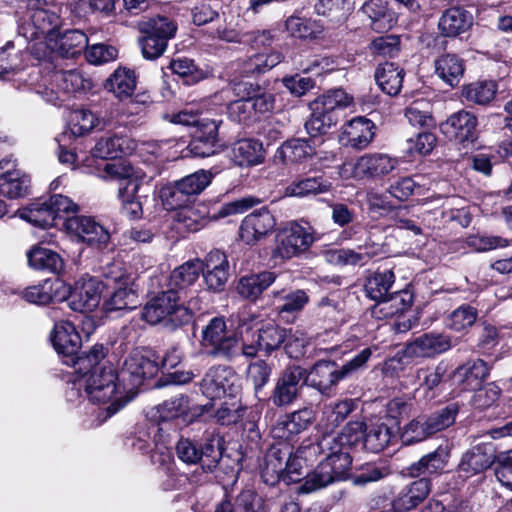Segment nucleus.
<instances>
[{
	"mask_svg": "<svg viewBox=\"0 0 512 512\" xmlns=\"http://www.w3.org/2000/svg\"><path fill=\"white\" fill-rule=\"evenodd\" d=\"M497 86L493 81H479L463 88V97L478 105H486L494 99Z\"/></svg>",
	"mask_w": 512,
	"mask_h": 512,
	"instance_id": "61",
	"label": "nucleus"
},
{
	"mask_svg": "<svg viewBox=\"0 0 512 512\" xmlns=\"http://www.w3.org/2000/svg\"><path fill=\"white\" fill-rule=\"evenodd\" d=\"M313 242L314 236L310 227L292 223L280 235L275 255L282 259H290L308 250Z\"/></svg>",
	"mask_w": 512,
	"mask_h": 512,
	"instance_id": "17",
	"label": "nucleus"
},
{
	"mask_svg": "<svg viewBox=\"0 0 512 512\" xmlns=\"http://www.w3.org/2000/svg\"><path fill=\"white\" fill-rule=\"evenodd\" d=\"M0 194L10 199L24 197L29 192L30 177L19 169H15V161H0Z\"/></svg>",
	"mask_w": 512,
	"mask_h": 512,
	"instance_id": "21",
	"label": "nucleus"
},
{
	"mask_svg": "<svg viewBox=\"0 0 512 512\" xmlns=\"http://www.w3.org/2000/svg\"><path fill=\"white\" fill-rule=\"evenodd\" d=\"M473 25L472 14L461 7L447 9L439 19L438 27L446 37H456L468 31Z\"/></svg>",
	"mask_w": 512,
	"mask_h": 512,
	"instance_id": "33",
	"label": "nucleus"
},
{
	"mask_svg": "<svg viewBox=\"0 0 512 512\" xmlns=\"http://www.w3.org/2000/svg\"><path fill=\"white\" fill-rule=\"evenodd\" d=\"M51 342L57 352L65 361H72L81 348V337L70 321H59L54 325L51 333Z\"/></svg>",
	"mask_w": 512,
	"mask_h": 512,
	"instance_id": "24",
	"label": "nucleus"
},
{
	"mask_svg": "<svg viewBox=\"0 0 512 512\" xmlns=\"http://www.w3.org/2000/svg\"><path fill=\"white\" fill-rule=\"evenodd\" d=\"M378 252V246L366 241L357 249L339 248L327 250L324 254L327 262L339 266H364Z\"/></svg>",
	"mask_w": 512,
	"mask_h": 512,
	"instance_id": "25",
	"label": "nucleus"
},
{
	"mask_svg": "<svg viewBox=\"0 0 512 512\" xmlns=\"http://www.w3.org/2000/svg\"><path fill=\"white\" fill-rule=\"evenodd\" d=\"M177 291L168 289L153 297L142 309V319L151 325L161 324L168 330H175L188 323L193 312L200 310L198 299H190L188 306L180 302Z\"/></svg>",
	"mask_w": 512,
	"mask_h": 512,
	"instance_id": "2",
	"label": "nucleus"
},
{
	"mask_svg": "<svg viewBox=\"0 0 512 512\" xmlns=\"http://www.w3.org/2000/svg\"><path fill=\"white\" fill-rule=\"evenodd\" d=\"M316 154L313 140L304 138L287 140L277 150V156L287 163H302Z\"/></svg>",
	"mask_w": 512,
	"mask_h": 512,
	"instance_id": "42",
	"label": "nucleus"
},
{
	"mask_svg": "<svg viewBox=\"0 0 512 512\" xmlns=\"http://www.w3.org/2000/svg\"><path fill=\"white\" fill-rule=\"evenodd\" d=\"M458 413V404L450 403L429 415H424L426 429L429 431L430 436L453 425Z\"/></svg>",
	"mask_w": 512,
	"mask_h": 512,
	"instance_id": "57",
	"label": "nucleus"
},
{
	"mask_svg": "<svg viewBox=\"0 0 512 512\" xmlns=\"http://www.w3.org/2000/svg\"><path fill=\"white\" fill-rule=\"evenodd\" d=\"M26 12L28 20L34 23L43 36H50L58 25V16L47 9L44 0H27Z\"/></svg>",
	"mask_w": 512,
	"mask_h": 512,
	"instance_id": "41",
	"label": "nucleus"
},
{
	"mask_svg": "<svg viewBox=\"0 0 512 512\" xmlns=\"http://www.w3.org/2000/svg\"><path fill=\"white\" fill-rule=\"evenodd\" d=\"M398 428L385 422L365 425L364 447L373 453L384 450L397 438Z\"/></svg>",
	"mask_w": 512,
	"mask_h": 512,
	"instance_id": "35",
	"label": "nucleus"
},
{
	"mask_svg": "<svg viewBox=\"0 0 512 512\" xmlns=\"http://www.w3.org/2000/svg\"><path fill=\"white\" fill-rule=\"evenodd\" d=\"M203 270V264L200 260L188 261L174 269L169 278V289L177 291L180 295L191 287L198 279Z\"/></svg>",
	"mask_w": 512,
	"mask_h": 512,
	"instance_id": "52",
	"label": "nucleus"
},
{
	"mask_svg": "<svg viewBox=\"0 0 512 512\" xmlns=\"http://www.w3.org/2000/svg\"><path fill=\"white\" fill-rule=\"evenodd\" d=\"M88 38L80 30H68L54 42L52 49L63 58H75L86 50Z\"/></svg>",
	"mask_w": 512,
	"mask_h": 512,
	"instance_id": "47",
	"label": "nucleus"
},
{
	"mask_svg": "<svg viewBox=\"0 0 512 512\" xmlns=\"http://www.w3.org/2000/svg\"><path fill=\"white\" fill-rule=\"evenodd\" d=\"M139 30L144 35L140 39L143 57L155 60L163 55L168 41L175 37L177 24L167 16L157 15L140 22Z\"/></svg>",
	"mask_w": 512,
	"mask_h": 512,
	"instance_id": "7",
	"label": "nucleus"
},
{
	"mask_svg": "<svg viewBox=\"0 0 512 512\" xmlns=\"http://www.w3.org/2000/svg\"><path fill=\"white\" fill-rule=\"evenodd\" d=\"M175 451L182 462L199 463L204 472H212L222 458V439L214 429H208L203 434L200 446L189 438L181 437Z\"/></svg>",
	"mask_w": 512,
	"mask_h": 512,
	"instance_id": "6",
	"label": "nucleus"
},
{
	"mask_svg": "<svg viewBox=\"0 0 512 512\" xmlns=\"http://www.w3.org/2000/svg\"><path fill=\"white\" fill-rule=\"evenodd\" d=\"M102 283L95 277L83 276L75 282L74 288H69V307L78 312H91L98 307L101 300Z\"/></svg>",
	"mask_w": 512,
	"mask_h": 512,
	"instance_id": "14",
	"label": "nucleus"
},
{
	"mask_svg": "<svg viewBox=\"0 0 512 512\" xmlns=\"http://www.w3.org/2000/svg\"><path fill=\"white\" fill-rule=\"evenodd\" d=\"M331 182L323 176L297 178L285 188V195L290 197H307L328 192Z\"/></svg>",
	"mask_w": 512,
	"mask_h": 512,
	"instance_id": "46",
	"label": "nucleus"
},
{
	"mask_svg": "<svg viewBox=\"0 0 512 512\" xmlns=\"http://www.w3.org/2000/svg\"><path fill=\"white\" fill-rule=\"evenodd\" d=\"M431 491L428 478H420L401 490L393 501V507L398 512H406L422 503Z\"/></svg>",
	"mask_w": 512,
	"mask_h": 512,
	"instance_id": "32",
	"label": "nucleus"
},
{
	"mask_svg": "<svg viewBox=\"0 0 512 512\" xmlns=\"http://www.w3.org/2000/svg\"><path fill=\"white\" fill-rule=\"evenodd\" d=\"M288 454L287 446L283 448L273 446L267 451L261 472V477L266 484L273 486L282 481L285 472V459Z\"/></svg>",
	"mask_w": 512,
	"mask_h": 512,
	"instance_id": "40",
	"label": "nucleus"
},
{
	"mask_svg": "<svg viewBox=\"0 0 512 512\" xmlns=\"http://www.w3.org/2000/svg\"><path fill=\"white\" fill-rule=\"evenodd\" d=\"M310 118L305 123V129L311 138L326 134L338 122V114H331L311 103Z\"/></svg>",
	"mask_w": 512,
	"mask_h": 512,
	"instance_id": "56",
	"label": "nucleus"
},
{
	"mask_svg": "<svg viewBox=\"0 0 512 512\" xmlns=\"http://www.w3.org/2000/svg\"><path fill=\"white\" fill-rule=\"evenodd\" d=\"M139 304L138 295L132 282L118 283L113 293L104 302L106 311L132 310Z\"/></svg>",
	"mask_w": 512,
	"mask_h": 512,
	"instance_id": "50",
	"label": "nucleus"
},
{
	"mask_svg": "<svg viewBox=\"0 0 512 512\" xmlns=\"http://www.w3.org/2000/svg\"><path fill=\"white\" fill-rule=\"evenodd\" d=\"M282 60L283 55L280 52L271 51L266 53L263 51L250 55L247 59L243 60L240 70L247 77L263 74L278 65Z\"/></svg>",
	"mask_w": 512,
	"mask_h": 512,
	"instance_id": "51",
	"label": "nucleus"
},
{
	"mask_svg": "<svg viewBox=\"0 0 512 512\" xmlns=\"http://www.w3.org/2000/svg\"><path fill=\"white\" fill-rule=\"evenodd\" d=\"M214 512H266L264 500L252 490L242 491L234 503L228 500L221 501Z\"/></svg>",
	"mask_w": 512,
	"mask_h": 512,
	"instance_id": "48",
	"label": "nucleus"
},
{
	"mask_svg": "<svg viewBox=\"0 0 512 512\" xmlns=\"http://www.w3.org/2000/svg\"><path fill=\"white\" fill-rule=\"evenodd\" d=\"M315 411L310 407H305L291 414L281 417L272 429L275 438L288 440L307 429L315 420Z\"/></svg>",
	"mask_w": 512,
	"mask_h": 512,
	"instance_id": "26",
	"label": "nucleus"
},
{
	"mask_svg": "<svg viewBox=\"0 0 512 512\" xmlns=\"http://www.w3.org/2000/svg\"><path fill=\"white\" fill-rule=\"evenodd\" d=\"M237 95L246 92L249 96L256 119L263 114L271 112L274 108L275 98L272 93L262 91L258 85L240 83L235 88Z\"/></svg>",
	"mask_w": 512,
	"mask_h": 512,
	"instance_id": "53",
	"label": "nucleus"
},
{
	"mask_svg": "<svg viewBox=\"0 0 512 512\" xmlns=\"http://www.w3.org/2000/svg\"><path fill=\"white\" fill-rule=\"evenodd\" d=\"M85 392L93 403L110 402L105 419L113 416L128 402L123 399L124 388L119 384L118 374L111 366L91 372L85 379Z\"/></svg>",
	"mask_w": 512,
	"mask_h": 512,
	"instance_id": "5",
	"label": "nucleus"
},
{
	"mask_svg": "<svg viewBox=\"0 0 512 512\" xmlns=\"http://www.w3.org/2000/svg\"><path fill=\"white\" fill-rule=\"evenodd\" d=\"M353 97L341 88L332 89L315 99L312 103L331 114H338L337 110L348 107Z\"/></svg>",
	"mask_w": 512,
	"mask_h": 512,
	"instance_id": "62",
	"label": "nucleus"
},
{
	"mask_svg": "<svg viewBox=\"0 0 512 512\" xmlns=\"http://www.w3.org/2000/svg\"><path fill=\"white\" fill-rule=\"evenodd\" d=\"M371 355L372 350L370 348H364L351 360L341 366L335 361L319 360L310 368L308 373L305 370L303 380L320 394L331 396L335 393L337 384L362 370Z\"/></svg>",
	"mask_w": 512,
	"mask_h": 512,
	"instance_id": "3",
	"label": "nucleus"
},
{
	"mask_svg": "<svg viewBox=\"0 0 512 512\" xmlns=\"http://www.w3.org/2000/svg\"><path fill=\"white\" fill-rule=\"evenodd\" d=\"M214 174L208 170H198L176 181L185 194L191 199L200 194L212 181Z\"/></svg>",
	"mask_w": 512,
	"mask_h": 512,
	"instance_id": "63",
	"label": "nucleus"
},
{
	"mask_svg": "<svg viewBox=\"0 0 512 512\" xmlns=\"http://www.w3.org/2000/svg\"><path fill=\"white\" fill-rule=\"evenodd\" d=\"M451 455L449 445H440L434 451L422 456L417 462L413 463L409 472L412 476L422 474H438L447 466Z\"/></svg>",
	"mask_w": 512,
	"mask_h": 512,
	"instance_id": "34",
	"label": "nucleus"
},
{
	"mask_svg": "<svg viewBox=\"0 0 512 512\" xmlns=\"http://www.w3.org/2000/svg\"><path fill=\"white\" fill-rule=\"evenodd\" d=\"M305 377V369L301 366L287 367L278 378L271 400L277 407L291 404L297 397L300 382Z\"/></svg>",
	"mask_w": 512,
	"mask_h": 512,
	"instance_id": "22",
	"label": "nucleus"
},
{
	"mask_svg": "<svg viewBox=\"0 0 512 512\" xmlns=\"http://www.w3.org/2000/svg\"><path fill=\"white\" fill-rule=\"evenodd\" d=\"M488 375L489 367L483 360L477 359L458 367L453 377L461 385L462 390H476Z\"/></svg>",
	"mask_w": 512,
	"mask_h": 512,
	"instance_id": "38",
	"label": "nucleus"
},
{
	"mask_svg": "<svg viewBox=\"0 0 512 512\" xmlns=\"http://www.w3.org/2000/svg\"><path fill=\"white\" fill-rule=\"evenodd\" d=\"M275 224V218L268 209H259L242 220L239 229L240 238L246 244L253 245L272 232Z\"/></svg>",
	"mask_w": 512,
	"mask_h": 512,
	"instance_id": "20",
	"label": "nucleus"
},
{
	"mask_svg": "<svg viewBox=\"0 0 512 512\" xmlns=\"http://www.w3.org/2000/svg\"><path fill=\"white\" fill-rule=\"evenodd\" d=\"M277 277L276 272L268 270L245 275L239 279L236 290L242 298L255 302L276 281Z\"/></svg>",
	"mask_w": 512,
	"mask_h": 512,
	"instance_id": "30",
	"label": "nucleus"
},
{
	"mask_svg": "<svg viewBox=\"0 0 512 512\" xmlns=\"http://www.w3.org/2000/svg\"><path fill=\"white\" fill-rule=\"evenodd\" d=\"M374 123L362 116L355 117L342 128L341 142L345 146L364 149L374 137Z\"/></svg>",
	"mask_w": 512,
	"mask_h": 512,
	"instance_id": "27",
	"label": "nucleus"
},
{
	"mask_svg": "<svg viewBox=\"0 0 512 512\" xmlns=\"http://www.w3.org/2000/svg\"><path fill=\"white\" fill-rule=\"evenodd\" d=\"M495 462L494 448L491 444H478L463 453L457 471L464 479L471 478L490 468Z\"/></svg>",
	"mask_w": 512,
	"mask_h": 512,
	"instance_id": "18",
	"label": "nucleus"
},
{
	"mask_svg": "<svg viewBox=\"0 0 512 512\" xmlns=\"http://www.w3.org/2000/svg\"><path fill=\"white\" fill-rule=\"evenodd\" d=\"M447 372V366L444 363H439L434 367H421L415 370L414 377L419 383V388H424L427 391L436 389Z\"/></svg>",
	"mask_w": 512,
	"mask_h": 512,
	"instance_id": "64",
	"label": "nucleus"
},
{
	"mask_svg": "<svg viewBox=\"0 0 512 512\" xmlns=\"http://www.w3.org/2000/svg\"><path fill=\"white\" fill-rule=\"evenodd\" d=\"M476 116L466 110L453 113L440 125L441 132L449 139L464 147L472 144L478 137Z\"/></svg>",
	"mask_w": 512,
	"mask_h": 512,
	"instance_id": "15",
	"label": "nucleus"
},
{
	"mask_svg": "<svg viewBox=\"0 0 512 512\" xmlns=\"http://www.w3.org/2000/svg\"><path fill=\"white\" fill-rule=\"evenodd\" d=\"M28 264L35 270H45L54 274L60 273L64 268L61 256L55 251L42 246H33L27 252Z\"/></svg>",
	"mask_w": 512,
	"mask_h": 512,
	"instance_id": "45",
	"label": "nucleus"
},
{
	"mask_svg": "<svg viewBox=\"0 0 512 512\" xmlns=\"http://www.w3.org/2000/svg\"><path fill=\"white\" fill-rule=\"evenodd\" d=\"M398 164L396 158L387 154H365L354 163H345L342 167V174L350 171L351 176L358 180L381 177L393 171Z\"/></svg>",
	"mask_w": 512,
	"mask_h": 512,
	"instance_id": "12",
	"label": "nucleus"
},
{
	"mask_svg": "<svg viewBox=\"0 0 512 512\" xmlns=\"http://www.w3.org/2000/svg\"><path fill=\"white\" fill-rule=\"evenodd\" d=\"M362 12L370 19V26L376 32L391 29L395 22V14L385 0H368L362 6Z\"/></svg>",
	"mask_w": 512,
	"mask_h": 512,
	"instance_id": "39",
	"label": "nucleus"
},
{
	"mask_svg": "<svg viewBox=\"0 0 512 512\" xmlns=\"http://www.w3.org/2000/svg\"><path fill=\"white\" fill-rule=\"evenodd\" d=\"M200 387L203 395L211 400L235 397L240 390L238 375L231 367L221 365L211 367L206 372Z\"/></svg>",
	"mask_w": 512,
	"mask_h": 512,
	"instance_id": "10",
	"label": "nucleus"
},
{
	"mask_svg": "<svg viewBox=\"0 0 512 512\" xmlns=\"http://www.w3.org/2000/svg\"><path fill=\"white\" fill-rule=\"evenodd\" d=\"M23 67V53L15 50L14 43L9 41L0 49V79L8 78Z\"/></svg>",
	"mask_w": 512,
	"mask_h": 512,
	"instance_id": "59",
	"label": "nucleus"
},
{
	"mask_svg": "<svg viewBox=\"0 0 512 512\" xmlns=\"http://www.w3.org/2000/svg\"><path fill=\"white\" fill-rule=\"evenodd\" d=\"M287 338L286 330L275 324H268L258 330V348L267 354L279 349Z\"/></svg>",
	"mask_w": 512,
	"mask_h": 512,
	"instance_id": "58",
	"label": "nucleus"
},
{
	"mask_svg": "<svg viewBox=\"0 0 512 512\" xmlns=\"http://www.w3.org/2000/svg\"><path fill=\"white\" fill-rule=\"evenodd\" d=\"M66 231L88 245L101 246L108 243V231L90 216H71L64 221Z\"/></svg>",
	"mask_w": 512,
	"mask_h": 512,
	"instance_id": "16",
	"label": "nucleus"
},
{
	"mask_svg": "<svg viewBox=\"0 0 512 512\" xmlns=\"http://www.w3.org/2000/svg\"><path fill=\"white\" fill-rule=\"evenodd\" d=\"M202 346L211 356L232 360L239 355V340L227 329L224 317L212 318L202 330Z\"/></svg>",
	"mask_w": 512,
	"mask_h": 512,
	"instance_id": "8",
	"label": "nucleus"
},
{
	"mask_svg": "<svg viewBox=\"0 0 512 512\" xmlns=\"http://www.w3.org/2000/svg\"><path fill=\"white\" fill-rule=\"evenodd\" d=\"M68 292L69 286L59 279H46L37 285L27 287L21 291V295L29 303L47 305L66 300Z\"/></svg>",
	"mask_w": 512,
	"mask_h": 512,
	"instance_id": "23",
	"label": "nucleus"
},
{
	"mask_svg": "<svg viewBox=\"0 0 512 512\" xmlns=\"http://www.w3.org/2000/svg\"><path fill=\"white\" fill-rule=\"evenodd\" d=\"M17 214L21 219L37 227L47 228L56 225L49 201L45 197L38 198L18 209Z\"/></svg>",
	"mask_w": 512,
	"mask_h": 512,
	"instance_id": "43",
	"label": "nucleus"
},
{
	"mask_svg": "<svg viewBox=\"0 0 512 512\" xmlns=\"http://www.w3.org/2000/svg\"><path fill=\"white\" fill-rule=\"evenodd\" d=\"M395 283V274L393 268H378L370 273L364 284L365 295L376 302L373 308V314H377V309L380 312L385 310L388 302H393L389 311L385 312L384 316L393 315L395 313L403 312L411 306L412 295L406 291L391 292Z\"/></svg>",
	"mask_w": 512,
	"mask_h": 512,
	"instance_id": "4",
	"label": "nucleus"
},
{
	"mask_svg": "<svg viewBox=\"0 0 512 512\" xmlns=\"http://www.w3.org/2000/svg\"><path fill=\"white\" fill-rule=\"evenodd\" d=\"M232 160L238 166L258 165L263 161V145L255 139H241L231 149Z\"/></svg>",
	"mask_w": 512,
	"mask_h": 512,
	"instance_id": "44",
	"label": "nucleus"
},
{
	"mask_svg": "<svg viewBox=\"0 0 512 512\" xmlns=\"http://www.w3.org/2000/svg\"><path fill=\"white\" fill-rule=\"evenodd\" d=\"M365 424L348 422L340 433H325L310 445L309 450L323 455L324 459L315 470L307 474L299 486L300 493H312L328 485L344 480L352 465L349 450L360 443L364 445Z\"/></svg>",
	"mask_w": 512,
	"mask_h": 512,
	"instance_id": "1",
	"label": "nucleus"
},
{
	"mask_svg": "<svg viewBox=\"0 0 512 512\" xmlns=\"http://www.w3.org/2000/svg\"><path fill=\"white\" fill-rule=\"evenodd\" d=\"M404 70L393 62L380 64L375 72V80L383 92L397 95L402 88Z\"/></svg>",
	"mask_w": 512,
	"mask_h": 512,
	"instance_id": "49",
	"label": "nucleus"
},
{
	"mask_svg": "<svg viewBox=\"0 0 512 512\" xmlns=\"http://www.w3.org/2000/svg\"><path fill=\"white\" fill-rule=\"evenodd\" d=\"M189 408V400L185 395H177L155 406L148 413L149 418L159 425L170 422L186 414Z\"/></svg>",
	"mask_w": 512,
	"mask_h": 512,
	"instance_id": "36",
	"label": "nucleus"
},
{
	"mask_svg": "<svg viewBox=\"0 0 512 512\" xmlns=\"http://www.w3.org/2000/svg\"><path fill=\"white\" fill-rule=\"evenodd\" d=\"M283 293L284 290H273L271 292V295L281 302L277 305L280 315L299 312L309 301V297L304 290H295L285 295Z\"/></svg>",
	"mask_w": 512,
	"mask_h": 512,
	"instance_id": "60",
	"label": "nucleus"
},
{
	"mask_svg": "<svg viewBox=\"0 0 512 512\" xmlns=\"http://www.w3.org/2000/svg\"><path fill=\"white\" fill-rule=\"evenodd\" d=\"M105 88L112 92L120 101L129 100L127 111L129 114H139L148 96L137 94L133 97L136 88V76L134 71L127 68H118L106 80Z\"/></svg>",
	"mask_w": 512,
	"mask_h": 512,
	"instance_id": "11",
	"label": "nucleus"
},
{
	"mask_svg": "<svg viewBox=\"0 0 512 512\" xmlns=\"http://www.w3.org/2000/svg\"><path fill=\"white\" fill-rule=\"evenodd\" d=\"M451 339L443 333H425L408 342L404 354L411 358H432L448 351Z\"/></svg>",
	"mask_w": 512,
	"mask_h": 512,
	"instance_id": "19",
	"label": "nucleus"
},
{
	"mask_svg": "<svg viewBox=\"0 0 512 512\" xmlns=\"http://www.w3.org/2000/svg\"><path fill=\"white\" fill-rule=\"evenodd\" d=\"M158 357L150 349H136L125 359L121 377L131 388L140 387L146 379L153 378L159 371Z\"/></svg>",
	"mask_w": 512,
	"mask_h": 512,
	"instance_id": "9",
	"label": "nucleus"
},
{
	"mask_svg": "<svg viewBox=\"0 0 512 512\" xmlns=\"http://www.w3.org/2000/svg\"><path fill=\"white\" fill-rule=\"evenodd\" d=\"M168 443V434L155 424L137 431L132 440L134 449L142 453H150L152 462L161 465L170 459Z\"/></svg>",
	"mask_w": 512,
	"mask_h": 512,
	"instance_id": "13",
	"label": "nucleus"
},
{
	"mask_svg": "<svg viewBox=\"0 0 512 512\" xmlns=\"http://www.w3.org/2000/svg\"><path fill=\"white\" fill-rule=\"evenodd\" d=\"M356 408V402L353 399H344L324 405L322 408V416L318 424L319 431L322 435L325 433H333L350 413Z\"/></svg>",
	"mask_w": 512,
	"mask_h": 512,
	"instance_id": "31",
	"label": "nucleus"
},
{
	"mask_svg": "<svg viewBox=\"0 0 512 512\" xmlns=\"http://www.w3.org/2000/svg\"><path fill=\"white\" fill-rule=\"evenodd\" d=\"M51 84L60 88L66 98L67 94L85 91L91 88V82L85 79L80 71H55L51 75Z\"/></svg>",
	"mask_w": 512,
	"mask_h": 512,
	"instance_id": "54",
	"label": "nucleus"
},
{
	"mask_svg": "<svg viewBox=\"0 0 512 512\" xmlns=\"http://www.w3.org/2000/svg\"><path fill=\"white\" fill-rule=\"evenodd\" d=\"M435 74L447 85L455 87L461 81L465 65L456 54L446 53L434 60Z\"/></svg>",
	"mask_w": 512,
	"mask_h": 512,
	"instance_id": "37",
	"label": "nucleus"
},
{
	"mask_svg": "<svg viewBox=\"0 0 512 512\" xmlns=\"http://www.w3.org/2000/svg\"><path fill=\"white\" fill-rule=\"evenodd\" d=\"M105 180H126L128 189L133 188L134 192H139L141 184L146 179V173L138 167L131 165L126 160H118L112 163H105L103 174Z\"/></svg>",
	"mask_w": 512,
	"mask_h": 512,
	"instance_id": "28",
	"label": "nucleus"
},
{
	"mask_svg": "<svg viewBox=\"0 0 512 512\" xmlns=\"http://www.w3.org/2000/svg\"><path fill=\"white\" fill-rule=\"evenodd\" d=\"M135 149V142L127 135L107 134L99 138L91 153L100 159H114L122 154H130Z\"/></svg>",
	"mask_w": 512,
	"mask_h": 512,
	"instance_id": "29",
	"label": "nucleus"
},
{
	"mask_svg": "<svg viewBox=\"0 0 512 512\" xmlns=\"http://www.w3.org/2000/svg\"><path fill=\"white\" fill-rule=\"evenodd\" d=\"M106 356V350L102 344L94 345L86 354L82 356L74 355L72 361H65L66 365H71L76 372L88 376L93 371L103 369L100 366L101 361Z\"/></svg>",
	"mask_w": 512,
	"mask_h": 512,
	"instance_id": "55",
	"label": "nucleus"
}]
</instances>
